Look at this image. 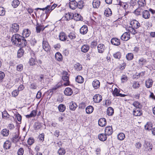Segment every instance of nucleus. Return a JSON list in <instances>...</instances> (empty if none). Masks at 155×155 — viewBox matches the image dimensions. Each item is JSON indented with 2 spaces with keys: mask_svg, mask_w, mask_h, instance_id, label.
Here are the masks:
<instances>
[{
  "mask_svg": "<svg viewBox=\"0 0 155 155\" xmlns=\"http://www.w3.org/2000/svg\"><path fill=\"white\" fill-rule=\"evenodd\" d=\"M11 41L13 45L20 47L25 46L27 44L26 40L24 37L18 34H15L11 38Z\"/></svg>",
  "mask_w": 155,
  "mask_h": 155,
  "instance_id": "1",
  "label": "nucleus"
},
{
  "mask_svg": "<svg viewBox=\"0 0 155 155\" xmlns=\"http://www.w3.org/2000/svg\"><path fill=\"white\" fill-rule=\"evenodd\" d=\"M42 48L44 50L48 52L50 51L51 47L46 38H44L42 41Z\"/></svg>",
  "mask_w": 155,
  "mask_h": 155,
  "instance_id": "2",
  "label": "nucleus"
},
{
  "mask_svg": "<svg viewBox=\"0 0 155 155\" xmlns=\"http://www.w3.org/2000/svg\"><path fill=\"white\" fill-rule=\"evenodd\" d=\"M62 79L63 81L66 82L63 84V85L67 86L69 85V75L68 72L65 71H63L62 73Z\"/></svg>",
  "mask_w": 155,
  "mask_h": 155,
  "instance_id": "3",
  "label": "nucleus"
},
{
  "mask_svg": "<svg viewBox=\"0 0 155 155\" xmlns=\"http://www.w3.org/2000/svg\"><path fill=\"white\" fill-rule=\"evenodd\" d=\"M130 38V35L129 33L125 32L121 36L120 38L123 41H127Z\"/></svg>",
  "mask_w": 155,
  "mask_h": 155,
  "instance_id": "4",
  "label": "nucleus"
},
{
  "mask_svg": "<svg viewBox=\"0 0 155 155\" xmlns=\"http://www.w3.org/2000/svg\"><path fill=\"white\" fill-rule=\"evenodd\" d=\"M130 24L132 27L135 28V29H137L140 26V23L135 20L131 21H130Z\"/></svg>",
  "mask_w": 155,
  "mask_h": 155,
  "instance_id": "5",
  "label": "nucleus"
},
{
  "mask_svg": "<svg viewBox=\"0 0 155 155\" xmlns=\"http://www.w3.org/2000/svg\"><path fill=\"white\" fill-rule=\"evenodd\" d=\"M105 134L107 136L111 135L113 133L112 127L110 126L106 127L105 129Z\"/></svg>",
  "mask_w": 155,
  "mask_h": 155,
  "instance_id": "6",
  "label": "nucleus"
},
{
  "mask_svg": "<svg viewBox=\"0 0 155 155\" xmlns=\"http://www.w3.org/2000/svg\"><path fill=\"white\" fill-rule=\"evenodd\" d=\"M19 29V25L16 23H14L12 25L10 30L12 32L16 33L18 31Z\"/></svg>",
  "mask_w": 155,
  "mask_h": 155,
  "instance_id": "7",
  "label": "nucleus"
},
{
  "mask_svg": "<svg viewBox=\"0 0 155 155\" xmlns=\"http://www.w3.org/2000/svg\"><path fill=\"white\" fill-rule=\"evenodd\" d=\"M111 43L112 45L116 46H119L120 44V40L115 38H113L111 39Z\"/></svg>",
  "mask_w": 155,
  "mask_h": 155,
  "instance_id": "8",
  "label": "nucleus"
},
{
  "mask_svg": "<svg viewBox=\"0 0 155 155\" xmlns=\"http://www.w3.org/2000/svg\"><path fill=\"white\" fill-rule=\"evenodd\" d=\"M93 101L95 103H99L102 100L101 96L99 94H96L94 96Z\"/></svg>",
  "mask_w": 155,
  "mask_h": 155,
  "instance_id": "9",
  "label": "nucleus"
},
{
  "mask_svg": "<svg viewBox=\"0 0 155 155\" xmlns=\"http://www.w3.org/2000/svg\"><path fill=\"white\" fill-rule=\"evenodd\" d=\"M77 2L75 0L70 1L69 3L70 8L72 9H75L77 8Z\"/></svg>",
  "mask_w": 155,
  "mask_h": 155,
  "instance_id": "10",
  "label": "nucleus"
},
{
  "mask_svg": "<svg viewBox=\"0 0 155 155\" xmlns=\"http://www.w3.org/2000/svg\"><path fill=\"white\" fill-rule=\"evenodd\" d=\"M107 124L106 120L104 118H102L99 119L98 120V124L101 127L105 126Z\"/></svg>",
  "mask_w": 155,
  "mask_h": 155,
  "instance_id": "11",
  "label": "nucleus"
},
{
  "mask_svg": "<svg viewBox=\"0 0 155 155\" xmlns=\"http://www.w3.org/2000/svg\"><path fill=\"white\" fill-rule=\"evenodd\" d=\"M48 26V25H47L44 27L41 25H39L37 23L36 25V31L37 33H40L41 31H43L44 29L47 27Z\"/></svg>",
  "mask_w": 155,
  "mask_h": 155,
  "instance_id": "12",
  "label": "nucleus"
},
{
  "mask_svg": "<svg viewBox=\"0 0 155 155\" xmlns=\"http://www.w3.org/2000/svg\"><path fill=\"white\" fill-rule=\"evenodd\" d=\"M105 48L104 45L102 44H99L97 46L98 51L99 53H102Z\"/></svg>",
  "mask_w": 155,
  "mask_h": 155,
  "instance_id": "13",
  "label": "nucleus"
},
{
  "mask_svg": "<svg viewBox=\"0 0 155 155\" xmlns=\"http://www.w3.org/2000/svg\"><path fill=\"white\" fill-rule=\"evenodd\" d=\"M143 146L146 149H148L149 151H151L152 149L153 146L152 144L150 142L145 141Z\"/></svg>",
  "mask_w": 155,
  "mask_h": 155,
  "instance_id": "14",
  "label": "nucleus"
},
{
  "mask_svg": "<svg viewBox=\"0 0 155 155\" xmlns=\"http://www.w3.org/2000/svg\"><path fill=\"white\" fill-rule=\"evenodd\" d=\"M142 15L143 17L146 19L149 18L150 16L149 12L147 10H144L143 12Z\"/></svg>",
  "mask_w": 155,
  "mask_h": 155,
  "instance_id": "15",
  "label": "nucleus"
},
{
  "mask_svg": "<svg viewBox=\"0 0 155 155\" xmlns=\"http://www.w3.org/2000/svg\"><path fill=\"white\" fill-rule=\"evenodd\" d=\"M30 34V31L28 29H25L24 30L22 33V36L25 38H27L29 36Z\"/></svg>",
  "mask_w": 155,
  "mask_h": 155,
  "instance_id": "16",
  "label": "nucleus"
},
{
  "mask_svg": "<svg viewBox=\"0 0 155 155\" xmlns=\"http://www.w3.org/2000/svg\"><path fill=\"white\" fill-rule=\"evenodd\" d=\"M64 93L66 95L70 96L73 93V91L70 88L67 87L64 90Z\"/></svg>",
  "mask_w": 155,
  "mask_h": 155,
  "instance_id": "17",
  "label": "nucleus"
},
{
  "mask_svg": "<svg viewBox=\"0 0 155 155\" xmlns=\"http://www.w3.org/2000/svg\"><path fill=\"white\" fill-rule=\"evenodd\" d=\"M80 31L81 34L83 35L86 34L88 31V28L87 26L83 25L81 28Z\"/></svg>",
  "mask_w": 155,
  "mask_h": 155,
  "instance_id": "18",
  "label": "nucleus"
},
{
  "mask_svg": "<svg viewBox=\"0 0 155 155\" xmlns=\"http://www.w3.org/2000/svg\"><path fill=\"white\" fill-rule=\"evenodd\" d=\"M92 84L94 88L96 89L100 87V82L98 80L95 79L93 81Z\"/></svg>",
  "mask_w": 155,
  "mask_h": 155,
  "instance_id": "19",
  "label": "nucleus"
},
{
  "mask_svg": "<svg viewBox=\"0 0 155 155\" xmlns=\"http://www.w3.org/2000/svg\"><path fill=\"white\" fill-rule=\"evenodd\" d=\"M77 107V104L73 101H71L69 104V108L71 110H74Z\"/></svg>",
  "mask_w": 155,
  "mask_h": 155,
  "instance_id": "20",
  "label": "nucleus"
},
{
  "mask_svg": "<svg viewBox=\"0 0 155 155\" xmlns=\"http://www.w3.org/2000/svg\"><path fill=\"white\" fill-rule=\"evenodd\" d=\"M90 48L89 45H83L81 47V49L82 52L84 53L87 52Z\"/></svg>",
  "mask_w": 155,
  "mask_h": 155,
  "instance_id": "21",
  "label": "nucleus"
},
{
  "mask_svg": "<svg viewBox=\"0 0 155 155\" xmlns=\"http://www.w3.org/2000/svg\"><path fill=\"white\" fill-rule=\"evenodd\" d=\"M142 114L141 111L140 110V108L136 109L134 110L133 112V114L135 116H140Z\"/></svg>",
  "mask_w": 155,
  "mask_h": 155,
  "instance_id": "22",
  "label": "nucleus"
},
{
  "mask_svg": "<svg viewBox=\"0 0 155 155\" xmlns=\"http://www.w3.org/2000/svg\"><path fill=\"white\" fill-rule=\"evenodd\" d=\"M146 86L148 88H149L152 87L153 84V81L151 79H148L145 82Z\"/></svg>",
  "mask_w": 155,
  "mask_h": 155,
  "instance_id": "23",
  "label": "nucleus"
},
{
  "mask_svg": "<svg viewBox=\"0 0 155 155\" xmlns=\"http://www.w3.org/2000/svg\"><path fill=\"white\" fill-rule=\"evenodd\" d=\"M11 146V143L9 140H6L4 144V148L5 149H9L10 148Z\"/></svg>",
  "mask_w": 155,
  "mask_h": 155,
  "instance_id": "24",
  "label": "nucleus"
},
{
  "mask_svg": "<svg viewBox=\"0 0 155 155\" xmlns=\"http://www.w3.org/2000/svg\"><path fill=\"white\" fill-rule=\"evenodd\" d=\"M100 5V2L99 0H94L92 5L94 8H98Z\"/></svg>",
  "mask_w": 155,
  "mask_h": 155,
  "instance_id": "25",
  "label": "nucleus"
},
{
  "mask_svg": "<svg viewBox=\"0 0 155 155\" xmlns=\"http://www.w3.org/2000/svg\"><path fill=\"white\" fill-rule=\"evenodd\" d=\"M107 135L103 134H101L98 135L99 139L101 141H104L106 140L107 139Z\"/></svg>",
  "mask_w": 155,
  "mask_h": 155,
  "instance_id": "26",
  "label": "nucleus"
},
{
  "mask_svg": "<svg viewBox=\"0 0 155 155\" xmlns=\"http://www.w3.org/2000/svg\"><path fill=\"white\" fill-rule=\"evenodd\" d=\"M59 39L63 41L66 40L67 38L64 32L60 33L59 35Z\"/></svg>",
  "mask_w": 155,
  "mask_h": 155,
  "instance_id": "27",
  "label": "nucleus"
},
{
  "mask_svg": "<svg viewBox=\"0 0 155 155\" xmlns=\"http://www.w3.org/2000/svg\"><path fill=\"white\" fill-rule=\"evenodd\" d=\"M112 14V11L109 8H107L105 10L104 14L106 16L109 17Z\"/></svg>",
  "mask_w": 155,
  "mask_h": 155,
  "instance_id": "28",
  "label": "nucleus"
},
{
  "mask_svg": "<svg viewBox=\"0 0 155 155\" xmlns=\"http://www.w3.org/2000/svg\"><path fill=\"white\" fill-rule=\"evenodd\" d=\"M74 19L77 21L81 20L82 18L80 14L78 13H75L74 14Z\"/></svg>",
  "mask_w": 155,
  "mask_h": 155,
  "instance_id": "29",
  "label": "nucleus"
},
{
  "mask_svg": "<svg viewBox=\"0 0 155 155\" xmlns=\"http://www.w3.org/2000/svg\"><path fill=\"white\" fill-rule=\"evenodd\" d=\"M94 110L93 107L91 106L87 107L86 108V111L87 113L90 114L92 113Z\"/></svg>",
  "mask_w": 155,
  "mask_h": 155,
  "instance_id": "30",
  "label": "nucleus"
},
{
  "mask_svg": "<svg viewBox=\"0 0 155 155\" xmlns=\"http://www.w3.org/2000/svg\"><path fill=\"white\" fill-rule=\"evenodd\" d=\"M137 3L139 7H143L146 4L145 0H138Z\"/></svg>",
  "mask_w": 155,
  "mask_h": 155,
  "instance_id": "31",
  "label": "nucleus"
},
{
  "mask_svg": "<svg viewBox=\"0 0 155 155\" xmlns=\"http://www.w3.org/2000/svg\"><path fill=\"white\" fill-rule=\"evenodd\" d=\"M56 59L58 61H61L62 59V56L59 52H57L55 54Z\"/></svg>",
  "mask_w": 155,
  "mask_h": 155,
  "instance_id": "32",
  "label": "nucleus"
},
{
  "mask_svg": "<svg viewBox=\"0 0 155 155\" xmlns=\"http://www.w3.org/2000/svg\"><path fill=\"white\" fill-rule=\"evenodd\" d=\"M75 80L77 82L79 83H82L84 82V79L81 76L78 75L76 77Z\"/></svg>",
  "mask_w": 155,
  "mask_h": 155,
  "instance_id": "33",
  "label": "nucleus"
},
{
  "mask_svg": "<svg viewBox=\"0 0 155 155\" xmlns=\"http://www.w3.org/2000/svg\"><path fill=\"white\" fill-rule=\"evenodd\" d=\"M1 134L3 136H7L9 134V131L7 129H4L1 131Z\"/></svg>",
  "mask_w": 155,
  "mask_h": 155,
  "instance_id": "34",
  "label": "nucleus"
},
{
  "mask_svg": "<svg viewBox=\"0 0 155 155\" xmlns=\"http://www.w3.org/2000/svg\"><path fill=\"white\" fill-rule=\"evenodd\" d=\"M132 105L136 108V109L141 108L142 107V105L137 101H134Z\"/></svg>",
  "mask_w": 155,
  "mask_h": 155,
  "instance_id": "35",
  "label": "nucleus"
},
{
  "mask_svg": "<svg viewBox=\"0 0 155 155\" xmlns=\"http://www.w3.org/2000/svg\"><path fill=\"white\" fill-rule=\"evenodd\" d=\"M74 68L77 71H80L82 69V67L81 65L78 63L75 64Z\"/></svg>",
  "mask_w": 155,
  "mask_h": 155,
  "instance_id": "36",
  "label": "nucleus"
},
{
  "mask_svg": "<svg viewBox=\"0 0 155 155\" xmlns=\"http://www.w3.org/2000/svg\"><path fill=\"white\" fill-rule=\"evenodd\" d=\"M114 113V109L111 107H109L107 110V114L109 116H112Z\"/></svg>",
  "mask_w": 155,
  "mask_h": 155,
  "instance_id": "37",
  "label": "nucleus"
},
{
  "mask_svg": "<svg viewBox=\"0 0 155 155\" xmlns=\"http://www.w3.org/2000/svg\"><path fill=\"white\" fill-rule=\"evenodd\" d=\"M74 16V14L73 13H69L66 14L65 17L68 20H69L73 18Z\"/></svg>",
  "mask_w": 155,
  "mask_h": 155,
  "instance_id": "38",
  "label": "nucleus"
},
{
  "mask_svg": "<svg viewBox=\"0 0 155 155\" xmlns=\"http://www.w3.org/2000/svg\"><path fill=\"white\" fill-rule=\"evenodd\" d=\"M152 124L150 122H148L147 123L145 126V128L146 130H152Z\"/></svg>",
  "mask_w": 155,
  "mask_h": 155,
  "instance_id": "39",
  "label": "nucleus"
},
{
  "mask_svg": "<svg viewBox=\"0 0 155 155\" xmlns=\"http://www.w3.org/2000/svg\"><path fill=\"white\" fill-rule=\"evenodd\" d=\"M19 131H18L16 134L13 137L12 140L14 143H16L19 139Z\"/></svg>",
  "mask_w": 155,
  "mask_h": 155,
  "instance_id": "40",
  "label": "nucleus"
},
{
  "mask_svg": "<svg viewBox=\"0 0 155 155\" xmlns=\"http://www.w3.org/2000/svg\"><path fill=\"white\" fill-rule=\"evenodd\" d=\"M20 4L18 0H14L12 2V5L14 8H16L18 7Z\"/></svg>",
  "mask_w": 155,
  "mask_h": 155,
  "instance_id": "41",
  "label": "nucleus"
},
{
  "mask_svg": "<svg viewBox=\"0 0 155 155\" xmlns=\"http://www.w3.org/2000/svg\"><path fill=\"white\" fill-rule=\"evenodd\" d=\"M143 10L141 8L139 7L135 10L134 13L137 15H140Z\"/></svg>",
  "mask_w": 155,
  "mask_h": 155,
  "instance_id": "42",
  "label": "nucleus"
},
{
  "mask_svg": "<svg viewBox=\"0 0 155 155\" xmlns=\"http://www.w3.org/2000/svg\"><path fill=\"white\" fill-rule=\"evenodd\" d=\"M84 5V4L83 2L82 1H80L77 2V7L79 9H82Z\"/></svg>",
  "mask_w": 155,
  "mask_h": 155,
  "instance_id": "43",
  "label": "nucleus"
},
{
  "mask_svg": "<svg viewBox=\"0 0 155 155\" xmlns=\"http://www.w3.org/2000/svg\"><path fill=\"white\" fill-rule=\"evenodd\" d=\"M24 53V50L21 49H20L18 51V54L17 56L18 58H21L22 57Z\"/></svg>",
  "mask_w": 155,
  "mask_h": 155,
  "instance_id": "44",
  "label": "nucleus"
},
{
  "mask_svg": "<svg viewBox=\"0 0 155 155\" xmlns=\"http://www.w3.org/2000/svg\"><path fill=\"white\" fill-rule=\"evenodd\" d=\"M58 110L60 112H63L65 110V106L63 104H60L58 107Z\"/></svg>",
  "mask_w": 155,
  "mask_h": 155,
  "instance_id": "45",
  "label": "nucleus"
},
{
  "mask_svg": "<svg viewBox=\"0 0 155 155\" xmlns=\"http://www.w3.org/2000/svg\"><path fill=\"white\" fill-rule=\"evenodd\" d=\"M117 137L119 140H123L125 137V135L124 134L120 133L118 135Z\"/></svg>",
  "mask_w": 155,
  "mask_h": 155,
  "instance_id": "46",
  "label": "nucleus"
},
{
  "mask_svg": "<svg viewBox=\"0 0 155 155\" xmlns=\"http://www.w3.org/2000/svg\"><path fill=\"white\" fill-rule=\"evenodd\" d=\"M132 86L134 88L137 89L139 88L140 84L138 82L134 81L133 83Z\"/></svg>",
  "mask_w": 155,
  "mask_h": 155,
  "instance_id": "47",
  "label": "nucleus"
},
{
  "mask_svg": "<svg viewBox=\"0 0 155 155\" xmlns=\"http://www.w3.org/2000/svg\"><path fill=\"white\" fill-rule=\"evenodd\" d=\"M133 54L131 53L127 54L126 56V58L128 60H132L133 58Z\"/></svg>",
  "mask_w": 155,
  "mask_h": 155,
  "instance_id": "48",
  "label": "nucleus"
},
{
  "mask_svg": "<svg viewBox=\"0 0 155 155\" xmlns=\"http://www.w3.org/2000/svg\"><path fill=\"white\" fill-rule=\"evenodd\" d=\"M58 153L60 155H63L65 153V150L63 148H60L58 150Z\"/></svg>",
  "mask_w": 155,
  "mask_h": 155,
  "instance_id": "49",
  "label": "nucleus"
},
{
  "mask_svg": "<svg viewBox=\"0 0 155 155\" xmlns=\"http://www.w3.org/2000/svg\"><path fill=\"white\" fill-rule=\"evenodd\" d=\"M135 28H133L132 27H130L128 29L129 33L130 32V33L132 34L133 35H135V34L137 33L136 30L135 29Z\"/></svg>",
  "mask_w": 155,
  "mask_h": 155,
  "instance_id": "50",
  "label": "nucleus"
},
{
  "mask_svg": "<svg viewBox=\"0 0 155 155\" xmlns=\"http://www.w3.org/2000/svg\"><path fill=\"white\" fill-rule=\"evenodd\" d=\"M146 61L145 59L143 58H141L138 60V63L141 65H143L146 64Z\"/></svg>",
  "mask_w": 155,
  "mask_h": 155,
  "instance_id": "51",
  "label": "nucleus"
},
{
  "mask_svg": "<svg viewBox=\"0 0 155 155\" xmlns=\"http://www.w3.org/2000/svg\"><path fill=\"white\" fill-rule=\"evenodd\" d=\"M119 92L118 89L115 88L113 91L112 94L114 96H119V94H120Z\"/></svg>",
  "mask_w": 155,
  "mask_h": 155,
  "instance_id": "52",
  "label": "nucleus"
},
{
  "mask_svg": "<svg viewBox=\"0 0 155 155\" xmlns=\"http://www.w3.org/2000/svg\"><path fill=\"white\" fill-rule=\"evenodd\" d=\"M68 37L71 40L74 39L76 38L75 33L74 32H71L68 35Z\"/></svg>",
  "mask_w": 155,
  "mask_h": 155,
  "instance_id": "53",
  "label": "nucleus"
},
{
  "mask_svg": "<svg viewBox=\"0 0 155 155\" xmlns=\"http://www.w3.org/2000/svg\"><path fill=\"white\" fill-rule=\"evenodd\" d=\"M114 58L117 59H120L121 56V54L120 52H117L113 55Z\"/></svg>",
  "mask_w": 155,
  "mask_h": 155,
  "instance_id": "54",
  "label": "nucleus"
},
{
  "mask_svg": "<svg viewBox=\"0 0 155 155\" xmlns=\"http://www.w3.org/2000/svg\"><path fill=\"white\" fill-rule=\"evenodd\" d=\"M5 12L4 8L2 7H0V15L4 16L5 14Z\"/></svg>",
  "mask_w": 155,
  "mask_h": 155,
  "instance_id": "55",
  "label": "nucleus"
},
{
  "mask_svg": "<svg viewBox=\"0 0 155 155\" xmlns=\"http://www.w3.org/2000/svg\"><path fill=\"white\" fill-rule=\"evenodd\" d=\"M19 91L18 90H15L13 91L12 93V96L15 97L18 94Z\"/></svg>",
  "mask_w": 155,
  "mask_h": 155,
  "instance_id": "56",
  "label": "nucleus"
},
{
  "mask_svg": "<svg viewBox=\"0 0 155 155\" xmlns=\"http://www.w3.org/2000/svg\"><path fill=\"white\" fill-rule=\"evenodd\" d=\"M24 153V150L22 148H20L18 150V155H23Z\"/></svg>",
  "mask_w": 155,
  "mask_h": 155,
  "instance_id": "57",
  "label": "nucleus"
},
{
  "mask_svg": "<svg viewBox=\"0 0 155 155\" xmlns=\"http://www.w3.org/2000/svg\"><path fill=\"white\" fill-rule=\"evenodd\" d=\"M27 142L29 145H31L34 143V140L33 138L31 137L28 139Z\"/></svg>",
  "mask_w": 155,
  "mask_h": 155,
  "instance_id": "58",
  "label": "nucleus"
},
{
  "mask_svg": "<svg viewBox=\"0 0 155 155\" xmlns=\"http://www.w3.org/2000/svg\"><path fill=\"white\" fill-rule=\"evenodd\" d=\"M17 70L19 71H21L23 69V65L21 64L18 65L16 67Z\"/></svg>",
  "mask_w": 155,
  "mask_h": 155,
  "instance_id": "59",
  "label": "nucleus"
},
{
  "mask_svg": "<svg viewBox=\"0 0 155 155\" xmlns=\"http://www.w3.org/2000/svg\"><path fill=\"white\" fill-rule=\"evenodd\" d=\"M9 115L6 111H4L2 112V116L3 117L9 118Z\"/></svg>",
  "mask_w": 155,
  "mask_h": 155,
  "instance_id": "60",
  "label": "nucleus"
},
{
  "mask_svg": "<svg viewBox=\"0 0 155 155\" xmlns=\"http://www.w3.org/2000/svg\"><path fill=\"white\" fill-rule=\"evenodd\" d=\"M50 6L48 5H47L46 7H45V8H46V9H45V13L46 14H48L51 11H50Z\"/></svg>",
  "mask_w": 155,
  "mask_h": 155,
  "instance_id": "61",
  "label": "nucleus"
},
{
  "mask_svg": "<svg viewBox=\"0 0 155 155\" xmlns=\"http://www.w3.org/2000/svg\"><path fill=\"white\" fill-rule=\"evenodd\" d=\"M135 146L137 148L139 149L141 147L142 144L140 142H137L135 143Z\"/></svg>",
  "mask_w": 155,
  "mask_h": 155,
  "instance_id": "62",
  "label": "nucleus"
},
{
  "mask_svg": "<svg viewBox=\"0 0 155 155\" xmlns=\"http://www.w3.org/2000/svg\"><path fill=\"white\" fill-rule=\"evenodd\" d=\"M35 61L34 58H31L30 60L29 64L31 65H33L35 64Z\"/></svg>",
  "mask_w": 155,
  "mask_h": 155,
  "instance_id": "63",
  "label": "nucleus"
},
{
  "mask_svg": "<svg viewBox=\"0 0 155 155\" xmlns=\"http://www.w3.org/2000/svg\"><path fill=\"white\" fill-rule=\"evenodd\" d=\"M97 45V41H93L91 43V48H94L95 47V46Z\"/></svg>",
  "mask_w": 155,
  "mask_h": 155,
  "instance_id": "64",
  "label": "nucleus"
}]
</instances>
